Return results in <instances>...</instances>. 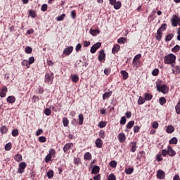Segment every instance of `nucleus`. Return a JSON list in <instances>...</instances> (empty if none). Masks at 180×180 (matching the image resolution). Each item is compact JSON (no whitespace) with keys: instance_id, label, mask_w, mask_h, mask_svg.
I'll return each mask as SVG.
<instances>
[{"instance_id":"nucleus-1","label":"nucleus","mask_w":180,"mask_h":180,"mask_svg":"<svg viewBox=\"0 0 180 180\" xmlns=\"http://www.w3.org/2000/svg\"><path fill=\"white\" fill-rule=\"evenodd\" d=\"M176 60V56L173 53H169L167 56L165 57L164 63L165 64H172V63H175Z\"/></svg>"},{"instance_id":"nucleus-2","label":"nucleus","mask_w":180,"mask_h":180,"mask_svg":"<svg viewBox=\"0 0 180 180\" xmlns=\"http://www.w3.org/2000/svg\"><path fill=\"white\" fill-rule=\"evenodd\" d=\"M156 88L158 92H162V94H168V91H169V88L167 84H156Z\"/></svg>"},{"instance_id":"nucleus-3","label":"nucleus","mask_w":180,"mask_h":180,"mask_svg":"<svg viewBox=\"0 0 180 180\" xmlns=\"http://www.w3.org/2000/svg\"><path fill=\"white\" fill-rule=\"evenodd\" d=\"M56 157V150L50 149L49 153L45 157V162L49 163L51 161V158H54Z\"/></svg>"},{"instance_id":"nucleus-4","label":"nucleus","mask_w":180,"mask_h":180,"mask_svg":"<svg viewBox=\"0 0 180 180\" xmlns=\"http://www.w3.org/2000/svg\"><path fill=\"white\" fill-rule=\"evenodd\" d=\"M172 22V25L174 27H176V26H180V18L176 15H174L172 16V18L171 20Z\"/></svg>"},{"instance_id":"nucleus-5","label":"nucleus","mask_w":180,"mask_h":180,"mask_svg":"<svg viewBox=\"0 0 180 180\" xmlns=\"http://www.w3.org/2000/svg\"><path fill=\"white\" fill-rule=\"evenodd\" d=\"M54 79V73H46L45 75V82L47 84H53V81Z\"/></svg>"},{"instance_id":"nucleus-6","label":"nucleus","mask_w":180,"mask_h":180,"mask_svg":"<svg viewBox=\"0 0 180 180\" xmlns=\"http://www.w3.org/2000/svg\"><path fill=\"white\" fill-rule=\"evenodd\" d=\"M101 46H102V43L101 42H97L93 45L90 49L91 54H95V53H96V50L99 49Z\"/></svg>"},{"instance_id":"nucleus-7","label":"nucleus","mask_w":180,"mask_h":180,"mask_svg":"<svg viewBox=\"0 0 180 180\" xmlns=\"http://www.w3.org/2000/svg\"><path fill=\"white\" fill-rule=\"evenodd\" d=\"M73 50H74V47L68 46L63 50V54H64V56H70V54L72 53Z\"/></svg>"},{"instance_id":"nucleus-8","label":"nucleus","mask_w":180,"mask_h":180,"mask_svg":"<svg viewBox=\"0 0 180 180\" xmlns=\"http://www.w3.org/2000/svg\"><path fill=\"white\" fill-rule=\"evenodd\" d=\"M74 147V144L72 143H68L63 147L64 153H68V150H71Z\"/></svg>"},{"instance_id":"nucleus-9","label":"nucleus","mask_w":180,"mask_h":180,"mask_svg":"<svg viewBox=\"0 0 180 180\" xmlns=\"http://www.w3.org/2000/svg\"><path fill=\"white\" fill-rule=\"evenodd\" d=\"M118 140L120 143H124V141H126V134L121 132L120 134H118Z\"/></svg>"},{"instance_id":"nucleus-10","label":"nucleus","mask_w":180,"mask_h":180,"mask_svg":"<svg viewBox=\"0 0 180 180\" xmlns=\"http://www.w3.org/2000/svg\"><path fill=\"white\" fill-rule=\"evenodd\" d=\"M167 150H168V155H169V157H174V155H176V152H175V150H174V149H172L171 146H168Z\"/></svg>"},{"instance_id":"nucleus-11","label":"nucleus","mask_w":180,"mask_h":180,"mask_svg":"<svg viewBox=\"0 0 180 180\" xmlns=\"http://www.w3.org/2000/svg\"><path fill=\"white\" fill-rule=\"evenodd\" d=\"M157 177L159 179H164L165 178V172H162V170H158L157 172Z\"/></svg>"},{"instance_id":"nucleus-12","label":"nucleus","mask_w":180,"mask_h":180,"mask_svg":"<svg viewBox=\"0 0 180 180\" xmlns=\"http://www.w3.org/2000/svg\"><path fill=\"white\" fill-rule=\"evenodd\" d=\"M105 56H106V55L105 54V51L101 50L99 51V54H98V60L103 61V60H105Z\"/></svg>"},{"instance_id":"nucleus-13","label":"nucleus","mask_w":180,"mask_h":180,"mask_svg":"<svg viewBox=\"0 0 180 180\" xmlns=\"http://www.w3.org/2000/svg\"><path fill=\"white\" fill-rule=\"evenodd\" d=\"M120 50V45L116 44L114 45V46L112 49V54H116V53H119Z\"/></svg>"},{"instance_id":"nucleus-14","label":"nucleus","mask_w":180,"mask_h":180,"mask_svg":"<svg viewBox=\"0 0 180 180\" xmlns=\"http://www.w3.org/2000/svg\"><path fill=\"white\" fill-rule=\"evenodd\" d=\"M6 92H8V88L6 86L3 87L0 92L1 98H5L6 96Z\"/></svg>"},{"instance_id":"nucleus-15","label":"nucleus","mask_w":180,"mask_h":180,"mask_svg":"<svg viewBox=\"0 0 180 180\" xmlns=\"http://www.w3.org/2000/svg\"><path fill=\"white\" fill-rule=\"evenodd\" d=\"M6 101L8 102V103H15V102H16V98L13 96H10L7 98Z\"/></svg>"},{"instance_id":"nucleus-16","label":"nucleus","mask_w":180,"mask_h":180,"mask_svg":"<svg viewBox=\"0 0 180 180\" xmlns=\"http://www.w3.org/2000/svg\"><path fill=\"white\" fill-rule=\"evenodd\" d=\"M101 168L99 166H94L91 170V174H94V175H96V174H99Z\"/></svg>"},{"instance_id":"nucleus-17","label":"nucleus","mask_w":180,"mask_h":180,"mask_svg":"<svg viewBox=\"0 0 180 180\" xmlns=\"http://www.w3.org/2000/svg\"><path fill=\"white\" fill-rule=\"evenodd\" d=\"M174 131H175V127H174V126L172 125H169L166 129L167 133H168L169 134L174 133Z\"/></svg>"},{"instance_id":"nucleus-18","label":"nucleus","mask_w":180,"mask_h":180,"mask_svg":"<svg viewBox=\"0 0 180 180\" xmlns=\"http://www.w3.org/2000/svg\"><path fill=\"white\" fill-rule=\"evenodd\" d=\"M89 33H90V34H91V36H98V34H99V33H101V31H99V30L90 29Z\"/></svg>"},{"instance_id":"nucleus-19","label":"nucleus","mask_w":180,"mask_h":180,"mask_svg":"<svg viewBox=\"0 0 180 180\" xmlns=\"http://www.w3.org/2000/svg\"><path fill=\"white\" fill-rule=\"evenodd\" d=\"M162 37V32H161V29H158L156 34V40H158V41H160Z\"/></svg>"},{"instance_id":"nucleus-20","label":"nucleus","mask_w":180,"mask_h":180,"mask_svg":"<svg viewBox=\"0 0 180 180\" xmlns=\"http://www.w3.org/2000/svg\"><path fill=\"white\" fill-rule=\"evenodd\" d=\"M172 74H174V75H178V74H180V67L179 65H176L174 67V69L172 70Z\"/></svg>"},{"instance_id":"nucleus-21","label":"nucleus","mask_w":180,"mask_h":180,"mask_svg":"<svg viewBox=\"0 0 180 180\" xmlns=\"http://www.w3.org/2000/svg\"><path fill=\"white\" fill-rule=\"evenodd\" d=\"M140 58H141V54L139 53L136 55L133 59V64L136 65V64H137V61H139Z\"/></svg>"},{"instance_id":"nucleus-22","label":"nucleus","mask_w":180,"mask_h":180,"mask_svg":"<svg viewBox=\"0 0 180 180\" xmlns=\"http://www.w3.org/2000/svg\"><path fill=\"white\" fill-rule=\"evenodd\" d=\"M95 144H96V146L98 148H102V139H97L96 142H95Z\"/></svg>"},{"instance_id":"nucleus-23","label":"nucleus","mask_w":180,"mask_h":180,"mask_svg":"<svg viewBox=\"0 0 180 180\" xmlns=\"http://www.w3.org/2000/svg\"><path fill=\"white\" fill-rule=\"evenodd\" d=\"M112 96V91H108L103 94V99H109L110 96Z\"/></svg>"},{"instance_id":"nucleus-24","label":"nucleus","mask_w":180,"mask_h":180,"mask_svg":"<svg viewBox=\"0 0 180 180\" xmlns=\"http://www.w3.org/2000/svg\"><path fill=\"white\" fill-rule=\"evenodd\" d=\"M113 7L115 9H116L117 11L120 9V8H122V2L120 1H116L115 3V4L113 5Z\"/></svg>"},{"instance_id":"nucleus-25","label":"nucleus","mask_w":180,"mask_h":180,"mask_svg":"<svg viewBox=\"0 0 180 180\" xmlns=\"http://www.w3.org/2000/svg\"><path fill=\"white\" fill-rule=\"evenodd\" d=\"M159 103L160 105L163 106V105H165V103H167V99L165 97H160L159 98Z\"/></svg>"},{"instance_id":"nucleus-26","label":"nucleus","mask_w":180,"mask_h":180,"mask_svg":"<svg viewBox=\"0 0 180 180\" xmlns=\"http://www.w3.org/2000/svg\"><path fill=\"white\" fill-rule=\"evenodd\" d=\"M134 171V169L133 167H129L125 169V173L127 174V175H131Z\"/></svg>"},{"instance_id":"nucleus-27","label":"nucleus","mask_w":180,"mask_h":180,"mask_svg":"<svg viewBox=\"0 0 180 180\" xmlns=\"http://www.w3.org/2000/svg\"><path fill=\"white\" fill-rule=\"evenodd\" d=\"M121 75L123 77V79H127V78H129V73L125 70H122Z\"/></svg>"},{"instance_id":"nucleus-28","label":"nucleus","mask_w":180,"mask_h":180,"mask_svg":"<svg viewBox=\"0 0 180 180\" xmlns=\"http://www.w3.org/2000/svg\"><path fill=\"white\" fill-rule=\"evenodd\" d=\"M144 96H145V101H151L153 99V95L148 93H145Z\"/></svg>"},{"instance_id":"nucleus-29","label":"nucleus","mask_w":180,"mask_h":180,"mask_svg":"<svg viewBox=\"0 0 180 180\" xmlns=\"http://www.w3.org/2000/svg\"><path fill=\"white\" fill-rule=\"evenodd\" d=\"M126 41H127V38L121 37L117 39V43H119L120 44H124Z\"/></svg>"},{"instance_id":"nucleus-30","label":"nucleus","mask_w":180,"mask_h":180,"mask_svg":"<svg viewBox=\"0 0 180 180\" xmlns=\"http://www.w3.org/2000/svg\"><path fill=\"white\" fill-rule=\"evenodd\" d=\"M173 38H174V34H169L166 35L165 39V41H171V40H172Z\"/></svg>"},{"instance_id":"nucleus-31","label":"nucleus","mask_w":180,"mask_h":180,"mask_svg":"<svg viewBox=\"0 0 180 180\" xmlns=\"http://www.w3.org/2000/svg\"><path fill=\"white\" fill-rule=\"evenodd\" d=\"M79 126H82V124H84V115L82 114L79 115Z\"/></svg>"},{"instance_id":"nucleus-32","label":"nucleus","mask_w":180,"mask_h":180,"mask_svg":"<svg viewBox=\"0 0 180 180\" xmlns=\"http://www.w3.org/2000/svg\"><path fill=\"white\" fill-rule=\"evenodd\" d=\"M137 150V142H133L132 146L131 148V151L132 153H136V150Z\"/></svg>"},{"instance_id":"nucleus-33","label":"nucleus","mask_w":180,"mask_h":180,"mask_svg":"<svg viewBox=\"0 0 180 180\" xmlns=\"http://www.w3.org/2000/svg\"><path fill=\"white\" fill-rule=\"evenodd\" d=\"M0 131H1V133H2V134H5L8 133V127L6 126H2L0 128Z\"/></svg>"},{"instance_id":"nucleus-34","label":"nucleus","mask_w":180,"mask_h":180,"mask_svg":"<svg viewBox=\"0 0 180 180\" xmlns=\"http://www.w3.org/2000/svg\"><path fill=\"white\" fill-rule=\"evenodd\" d=\"M69 123H70V121L68 120V118L65 117L63 118V124L65 127H67Z\"/></svg>"},{"instance_id":"nucleus-35","label":"nucleus","mask_w":180,"mask_h":180,"mask_svg":"<svg viewBox=\"0 0 180 180\" xmlns=\"http://www.w3.org/2000/svg\"><path fill=\"white\" fill-rule=\"evenodd\" d=\"M175 110H176V113H177V115H180V101H179L177 104L176 105Z\"/></svg>"},{"instance_id":"nucleus-36","label":"nucleus","mask_w":180,"mask_h":180,"mask_svg":"<svg viewBox=\"0 0 180 180\" xmlns=\"http://www.w3.org/2000/svg\"><path fill=\"white\" fill-rule=\"evenodd\" d=\"M84 160H92V155L89 152H87L84 155Z\"/></svg>"},{"instance_id":"nucleus-37","label":"nucleus","mask_w":180,"mask_h":180,"mask_svg":"<svg viewBox=\"0 0 180 180\" xmlns=\"http://www.w3.org/2000/svg\"><path fill=\"white\" fill-rule=\"evenodd\" d=\"M11 134L13 137H18V136H19V130H18V129H14L12 131Z\"/></svg>"},{"instance_id":"nucleus-38","label":"nucleus","mask_w":180,"mask_h":180,"mask_svg":"<svg viewBox=\"0 0 180 180\" xmlns=\"http://www.w3.org/2000/svg\"><path fill=\"white\" fill-rule=\"evenodd\" d=\"M146 102V98L139 96V99H138V105H143V103H145Z\"/></svg>"},{"instance_id":"nucleus-39","label":"nucleus","mask_w":180,"mask_h":180,"mask_svg":"<svg viewBox=\"0 0 180 180\" xmlns=\"http://www.w3.org/2000/svg\"><path fill=\"white\" fill-rule=\"evenodd\" d=\"M22 65H23V67H27V68H30V65L29 64V62L27 60H24L22 63H21Z\"/></svg>"},{"instance_id":"nucleus-40","label":"nucleus","mask_w":180,"mask_h":180,"mask_svg":"<svg viewBox=\"0 0 180 180\" xmlns=\"http://www.w3.org/2000/svg\"><path fill=\"white\" fill-rule=\"evenodd\" d=\"M169 144H176L178 143V139L173 137L169 140Z\"/></svg>"},{"instance_id":"nucleus-41","label":"nucleus","mask_w":180,"mask_h":180,"mask_svg":"<svg viewBox=\"0 0 180 180\" xmlns=\"http://www.w3.org/2000/svg\"><path fill=\"white\" fill-rule=\"evenodd\" d=\"M15 161H18V162H20L22 161V155L20 154H17L14 157Z\"/></svg>"},{"instance_id":"nucleus-42","label":"nucleus","mask_w":180,"mask_h":180,"mask_svg":"<svg viewBox=\"0 0 180 180\" xmlns=\"http://www.w3.org/2000/svg\"><path fill=\"white\" fill-rule=\"evenodd\" d=\"M29 15L30 16H31V18H32L33 19H34V18H36L37 16V15L36 14V13L34 11L32 10H29Z\"/></svg>"},{"instance_id":"nucleus-43","label":"nucleus","mask_w":180,"mask_h":180,"mask_svg":"<svg viewBox=\"0 0 180 180\" xmlns=\"http://www.w3.org/2000/svg\"><path fill=\"white\" fill-rule=\"evenodd\" d=\"M46 175L48 178L51 179L53 176H54V172L53 170H49L47 173Z\"/></svg>"},{"instance_id":"nucleus-44","label":"nucleus","mask_w":180,"mask_h":180,"mask_svg":"<svg viewBox=\"0 0 180 180\" xmlns=\"http://www.w3.org/2000/svg\"><path fill=\"white\" fill-rule=\"evenodd\" d=\"M98 127L100 129H103V127H106V122L105 121H101L98 123Z\"/></svg>"},{"instance_id":"nucleus-45","label":"nucleus","mask_w":180,"mask_h":180,"mask_svg":"<svg viewBox=\"0 0 180 180\" xmlns=\"http://www.w3.org/2000/svg\"><path fill=\"white\" fill-rule=\"evenodd\" d=\"M72 81L73 82H78V81H79V77L77 75H72Z\"/></svg>"},{"instance_id":"nucleus-46","label":"nucleus","mask_w":180,"mask_h":180,"mask_svg":"<svg viewBox=\"0 0 180 180\" xmlns=\"http://www.w3.org/2000/svg\"><path fill=\"white\" fill-rule=\"evenodd\" d=\"M64 18H65V14H61L56 18V20L58 22H61V20H64Z\"/></svg>"},{"instance_id":"nucleus-47","label":"nucleus","mask_w":180,"mask_h":180,"mask_svg":"<svg viewBox=\"0 0 180 180\" xmlns=\"http://www.w3.org/2000/svg\"><path fill=\"white\" fill-rule=\"evenodd\" d=\"M134 126V121H130L127 124V129H131Z\"/></svg>"},{"instance_id":"nucleus-48","label":"nucleus","mask_w":180,"mask_h":180,"mask_svg":"<svg viewBox=\"0 0 180 180\" xmlns=\"http://www.w3.org/2000/svg\"><path fill=\"white\" fill-rule=\"evenodd\" d=\"M180 46L179 45H176L174 48L172 49V51L173 53H177V51H179Z\"/></svg>"},{"instance_id":"nucleus-49","label":"nucleus","mask_w":180,"mask_h":180,"mask_svg":"<svg viewBox=\"0 0 180 180\" xmlns=\"http://www.w3.org/2000/svg\"><path fill=\"white\" fill-rule=\"evenodd\" d=\"M44 113L46 115V116H50V115H51V110H50V108H46L44 110Z\"/></svg>"},{"instance_id":"nucleus-50","label":"nucleus","mask_w":180,"mask_h":180,"mask_svg":"<svg viewBox=\"0 0 180 180\" xmlns=\"http://www.w3.org/2000/svg\"><path fill=\"white\" fill-rule=\"evenodd\" d=\"M32 51H33V49H32V47L27 46L25 48V53H27V54H32Z\"/></svg>"},{"instance_id":"nucleus-51","label":"nucleus","mask_w":180,"mask_h":180,"mask_svg":"<svg viewBox=\"0 0 180 180\" xmlns=\"http://www.w3.org/2000/svg\"><path fill=\"white\" fill-rule=\"evenodd\" d=\"M117 166V162H116V161L112 160L110 162V167H112V168H116Z\"/></svg>"},{"instance_id":"nucleus-52","label":"nucleus","mask_w":180,"mask_h":180,"mask_svg":"<svg viewBox=\"0 0 180 180\" xmlns=\"http://www.w3.org/2000/svg\"><path fill=\"white\" fill-rule=\"evenodd\" d=\"M11 148H12V143H8L6 144V146H5L6 151H9V150H11Z\"/></svg>"},{"instance_id":"nucleus-53","label":"nucleus","mask_w":180,"mask_h":180,"mask_svg":"<svg viewBox=\"0 0 180 180\" xmlns=\"http://www.w3.org/2000/svg\"><path fill=\"white\" fill-rule=\"evenodd\" d=\"M19 168L20 169L25 170V168H26V163L25 162H22L20 163L19 164Z\"/></svg>"},{"instance_id":"nucleus-54","label":"nucleus","mask_w":180,"mask_h":180,"mask_svg":"<svg viewBox=\"0 0 180 180\" xmlns=\"http://www.w3.org/2000/svg\"><path fill=\"white\" fill-rule=\"evenodd\" d=\"M160 72V70L158 69H154L153 71H152V75L154 76V77H157V75H158Z\"/></svg>"},{"instance_id":"nucleus-55","label":"nucleus","mask_w":180,"mask_h":180,"mask_svg":"<svg viewBox=\"0 0 180 180\" xmlns=\"http://www.w3.org/2000/svg\"><path fill=\"white\" fill-rule=\"evenodd\" d=\"M126 117H122L120 121V124H126Z\"/></svg>"},{"instance_id":"nucleus-56","label":"nucleus","mask_w":180,"mask_h":180,"mask_svg":"<svg viewBox=\"0 0 180 180\" xmlns=\"http://www.w3.org/2000/svg\"><path fill=\"white\" fill-rule=\"evenodd\" d=\"M33 63H34V57L31 56L29 58L28 64L31 65V64H33Z\"/></svg>"},{"instance_id":"nucleus-57","label":"nucleus","mask_w":180,"mask_h":180,"mask_svg":"<svg viewBox=\"0 0 180 180\" xmlns=\"http://www.w3.org/2000/svg\"><path fill=\"white\" fill-rule=\"evenodd\" d=\"M108 180H116V176H115L113 174H111L108 176Z\"/></svg>"},{"instance_id":"nucleus-58","label":"nucleus","mask_w":180,"mask_h":180,"mask_svg":"<svg viewBox=\"0 0 180 180\" xmlns=\"http://www.w3.org/2000/svg\"><path fill=\"white\" fill-rule=\"evenodd\" d=\"M84 47H89L91 46V42L89 41H83Z\"/></svg>"},{"instance_id":"nucleus-59","label":"nucleus","mask_w":180,"mask_h":180,"mask_svg":"<svg viewBox=\"0 0 180 180\" xmlns=\"http://www.w3.org/2000/svg\"><path fill=\"white\" fill-rule=\"evenodd\" d=\"M39 141H40V143H46V139L45 136H40L39 138Z\"/></svg>"},{"instance_id":"nucleus-60","label":"nucleus","mask_w":180,"mask_h":180,"mask_svg":"<svg viewBox=\"0 0 180 180\" xmlns=\"http://www.w3.org/2000/svg\"><path fill=\"white\" fill-rule=\"evenodd\" d=\"M167 154H168V149L167 150L165 149L162 150V155H163V157H167Z\"/></svg>"},{"instance_id":"nucleus-61","label":"nucleus","mask_w":180,"mask_h":180,"mask_svg":"<svg viewBox=\"0 0 180 180\" xmlns=\"http://www.w3.org/2000/svg\"><path fill=\"white\" fill-rule=\"evenodd\" d=\"M99 136L101 139H105V131L103 130L100 131Z\"/></svg>"},{"instance_id":"nucleus-62","label":"nucleus","mask_w":180,"mask_h":180,"mask_svg":"<svg viewBox=\"0 0 180 180\" xmlns=\"http://www.w3.org/2000/svg\"><path fill=\"white\" fill-rule=\"evenodd\" d=\"M140 131V127L134 126V133H139Z\"/></svg>"},{"instance_id":"nucleus-63","label":"nucleus","mask_w":180,"mask_h":180,"mask_svg":"<svg viewBox=\"0 0 180 180\" xmlns=\"http://www.w3.org/2000/svg\"><path fill=\"white\" fill-rule=\"evenodd\" d=\"M152 127L153 129H158V122H154L153 124H152Z\"/></svg>"},{"instance_id":"nucleus-64","label":"nucleus","mask_w":180,"mask_h":180,"mask_svg":"<svg viewBox=\"0 0 180 180\" xmlns=\"http://www.w3.org/2000/svg\"><path fill=\"white\" fill-rule=\"evenodd\" d=\"M42 12H46L47 11V4H43L41 8Z\"/></svg>"}]
</instances>
